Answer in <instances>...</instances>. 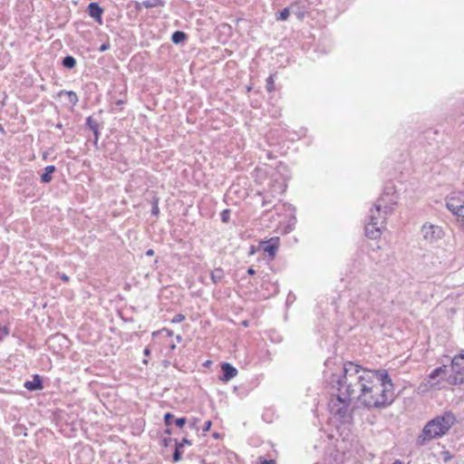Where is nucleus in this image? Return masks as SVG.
<instances>
[{"mask_svg": "<svg viewBox=\"0 0 464 464\" xmlns=\"http://www.w3.org/2000/svg\"><path fill=\"white\" fill-rule=\"evenodd\" d=\"M422 234L426 240L431 242L436 240L437 238H440L442 236L443 232L440 227L433 225H425L422 227Z\"/></svg>", "mask_w": 464, "mask_h": 464, "instance_id": "obj_8", "label": "nucleus"}, {"mask_svg": "<svg viewBox=\"0 0 464 464\" xmlns=\"http://www.w3.org/2000/svg\"><path fill=\"white\" fill-rule=\"evenodd\" d=\"M185 38H186V34L180 31L175 32L171 36V40L174 44H179V43L183 42L185 40Z\"/></svg>", "mask_w": 464, "mask_h": 464, "instance_id": "obj_16", "label": "nucleus"}, {"mask_svg": "<svg viewBox=\"0 0 464 464\" xmlns=\"http://www.w3.org/2000/svg\"><path fill=\"white\" fill-rule=\"evenodd\" d=\"M152 213H153V214H155V215L159 213V208H158V207H157V206H155V207L153 208Z\"/></svg>", "mask_w": 464, "mask_h": 464, "instance_id": "obj_35", "label": "nucleus"}, {"mask_svg": "<svg viewBox=\"0 0 464 464\" xmlns=\"http://www.w3.org/2000/svg\"><path fill=\"white\" fill-rule=\"evenodd\" d=\"M441 455H442L444 462H448L450 459H452V458H453L451 453L449 450L442 451Z\"/></svg>", "mask_w": 464, "mask_h": 464, "instance_id": "obj_24", "label": "nucleus"}, {"mask_svg": "<svg viewBox=\"0 0 464 464\" xmlns=\"http://www.w3.org/2000/svg\"><path fill=\"white\" fill-rule=\"evenodd\" d=\"M177 341L179 343L181 341V336L179 334L177 335Z\"/></svg>", "mask_w": 464, "mask_h": 464, "instance_id": "obj_38", "label": "nucleus"}, {"mask_svg": "<svg viewBox=\"0 0 464 464\" xmlns=\"http://www.w3.org/2000/svg\"><path fill=\"white\" fill-rule=\"evenodd\" d=\"M261 244L265 245L264 252L267 253L271 258H275L280 246V238L278 237H271L268 240L261 242Z\"/></svg>", "mask_w": 464, "mask_h": 464, "instance_id": "obj_9", "label": "nucleus"}, {"mask_svg": "<svg viewBox=\"0 0 464 464\" xmlns=\"http://www.w3.org/2000/svg\"><path fill=\"white\" fill-rule=\"evenodd\" d=\"M223 375L220 377L222 382H228L237 375V370L228 362L221 363Z\"/></svg>", "mask_w": 464, "mask_h": 464, "instance_id": "obj_10", "label": "nucleus"}, {"mask_svg": "<svg viewBox=\"0 0 464 464\" xmlns=\"http://www.w3.org/2000/svg\"><path fill=\"white\" fill-rule=\"evenodd\" d=\"M159 5H162L161 0H146V1H143L142 3H139V2L136 3L137 9H140L141 6L145 7V8H152V7H156Z\"/></svg>", "mask_w": 464, "mask_h": 464, "instance_id": "obj_13", "label": "nucleus"}, {"mask_svg": "<svg viewBox=\"0 0 464 464\" xmlns=\"http://www.w3.org/2000/svg\"><path fill=\"white\" fill-rule=\"evenodd\" d=\"M290 15V11L288 8H285L283 9L281 12H279L277 14H276V20L278 21H285L288 19Z\"/></svg>", "mask_w": 464, "mask_h": 464, "instance_id": "obj_18", "label": "nucleus"}, {"mask_svg": "<svg viewBox=\"0 0 464 464\" xmlns=\"http://www.w3.org/2000/svg\"><path fill=\"white\" fill-rule=\"evenodd\" d=\"M162 331L166 332L168 335H171V332L169 330L163 329Z\"/></svg>", "mask_w": 464, "mask_h": 464, "instance_id": "obj_36", "label": "nucleus"}, {"mask_svg": "<svg viewBox=\"0 0 464 464\" xmlns=\"http://www.w3.org/2000/svg\"><path fill=\"white\" fill-rule=\"evenodd\" d=\"M447 208L458 219L459 226L464 230V194L461 192L452 193L447 199Z\"/></svg>", "mask_w": 464, "mask_h": 464, "instance_id": "obj_6", "label": "nucleus"}, {"mask_svg": "<svg viewBox=\"0 0 464 464\" xmlns=\"http://www.w3.org/2000/svg\"><path fill=\"white\" fill-rule=\"evenodd\" d=\"M174 416L171 414V413H166L165 416H164V419H165V422L167 425H169L170 423V420L173 419Z\"/></svg>", "mask_w": 464, "mask_h": 464, "instance_id": "obj_28", "label": "nucleus"}, {"mask_svg": "<svg viewBox=\"0 0 464 464\" xmlns=\"http://www.w3.org/2000/svg\"><path fill=\"white\" fill-rule=\"evenodd\" d=\"M146 255L149 256H151L154 255V251L152 249H149V250H147Z\"/></svg>", "mask_w": 464, "mask_h": 464, "instance_id": "obj_33", "label": "nucleus"}, {"mask_svg": "<svg viewBox=\"0 0 464 464\" xmlns=\"http://www.w3.org/2000/svg\"><path fill=\"white\" fill-rule=\"evenodd\" d=\"M150 350H149V349H145V350H144V354H145V355H149V354H150Z\"/></svg>", "mask_w": 464, "mask_h": 464, "instance_id": "obj_37", "label": "nucleus"}, {"mask_svg": "<svg viewBox=\"0 0 464 464\" xmlns=\"http://www.w3.org/2000/svg\"><path fill=\"white\" fill-rule=\"evenodd\" d=\"M59 96L63 97L72 105H75L78 102V97L73 92L62 91L60 92Z\"/></svg>", "mask_w": 464, "mask_h": 464, "instance_id": "obj_12", "label": "nucleus"}, {"mask_svg": "<svg viewBox=\"0 0 464 464\" xmlns=\"http://www.w3.org/2000/svg\"><path fill=\"white\" fill-rule=\"evenodd\" d=\"M255 273H256V272H255L254 268L250 267V268H248V269H247V274H248V275L253 276V275H255Z\"/></svg>", "mask_w": 464, "mask_h": 464, "instance_id": "obj_32", "label": "nucleus"}, {"mask_svg": "<svg viewBox=\"0 0 464 464\" xmlns=\"http://www.w3.org/2000/svg\"><path fill=\"white\" fill-rule=\"evenodd\" d=\"M343 373L353 390L357 402L367 409L382 410L390 406L394 399V388L386 370H371L353 362L343 364Z\"/></svg>", "mask_w": 464, "mask_h": 464, "instance_id": "obj_1", "label": "nucleus"}, {"mask_svg": "<svg viewBox=\"0 0 464 464\" xmlns=\"http://www.w3.org/2000/svg\"><path fill=\"white\" fill-rule=\"evenodd\" d=\"M183 443H188V441L187 440H184Z\"/></svg>", "mask_w": 464, "mask_h": 464, "instance_id": "obj_41", "label": "nucleus"}, {"mask_svg": "<svg viewBox=\"0 0 464 464\" xmlns=\"http://www.w3.org/2000/svg\"><path fill=\"white\" fill-rule=\"evenodd\" d=\"M230 219V210L229 209H224L221 212V220L224 223H227Z\"/></svg>", "mask_w": 464, "mask_h": 464, "instance_id": "obj_20", "label": "nucleus"}, {"mask_svg": "<svg viewBox=\"0 0 464 464\" xmlns=\"http://www.w3.org/2000/svg\"><path fill=\"white\" fill-rule=\"evenodd\" d=\"M456 421L457 417L451 411L437 415L423 427L418 438L419 443L423 445L427 441L442 438L450 430Z\"/></svg>", "mask_w": 464, "mask_h": 464, "instance_id": "obj_2", "label": "nucleus"}, {"mask_svg": "<svg viewBox=\"0 0 464 464\" xmlns=\"http://www.w3.org/2000/svg\"><path fill=\"white\" fill-rule=\"evenodd\" d=\"M108 48H109V44H102V45L100 47V50H101L102 52H103V51H106Z\"/></svg>", "mask_w": 464, "mask_h": 464, "instance_id": "obj_30", "label": "nucleus"}, {"mask_svg": "<svg viewBox=\"0 0 464 464\" xmlns=\"http://www.w3.org/2000/svg\"><path fill=\"white\" fill-rule=\"evenodd\" d=\"M347 380L343 374L338 382V394L332 398L329 402L331 414L339 419L340 421H345L352 415V401L356 400L353 390L347 387Z\"/></svg>", "mask_w": 464, "mask_h": 464, "instance_id": "obj_3", "label": "nucleus"}, {"mask_svg": "<svg viewBox=\"0 0 464 464\" xmlns=\"http://www.w3.org/2000/svg\"><path fill=\"white\" fill-rule=\"evenodd\" d=\"M392 464H401V462L400 460H396Z\"/></svg>", "mask_w": 464, "mask_h": 464, "instance_id": "obj_39", "label": "nucleus"}, {"mask_svg": "<svg viewBox=\"0 0 464 464\" xmlns=\"http://www.w3.org/2000/svg\"><path fill=\"white\" fill-rule=\"evenodd\" d=\"M61 279L63 281H64V282H68L69 281V277L66 275H64V274L61 276Z\"/></svg>", "mask_w": 464, "mask_h": 464, "instance_id": "obj_34", "label": "nucleus"}, {"mask_svg": "<svg viewBox=\"0 0 464 464\" xmlns=\"http://www.w3.org/2000/svg\"><path fill=\"white\" fill-rule=\"evenodd\" d=\"M55 170V167L54 166H47L45 169H44V173L42 174L41 176V180L42 182L44 183H48L52 180V173H53Z\"/></svg>", "mask_w": 464, "mask_h": 464, "instance_id": "obj_14", "label": "nucleus"}, {"mask_svg": "<svg viewBox=\"0 0 464 464\" xmlns=\"http://www.w3.org/2000/svg\"><path fill=\"white\" fill-rule=\"evenodd\" d=\"M87 124L90 126V128L94 131L95 135H97L98 130H97V124L92 120L91 117L87 119Z\"/></svg>", "mask_w": 464, "mask_h": 464, "instance_id": "obj_22", "label": "nucleus"}, {"mask_svg": "<svg viewBox=\"0 0 464 464\" xmlns=\"http://www.w3.org/2000/svg\"><path fill=\"white\" fill-rule=\"evenodd\" d=\"M452 386L448 374L446 365L434 369L427 378L419 385L420 392H428L430 391H438Z\"/></svg>", "mask_w": 464, "mask_h": 464, "instance_id": "obj_4", "label": "nucleus"}, {"mask_svg": "<svg viewBox=\"0 0 464 464\" xmlns=\"http://www.w3.org/2000/svg\"><path fill=\"white\" fill-rule=\"evenodd\" d=\"M223 276V271L221 269H218L211 274L212 280L216 283L218 279H220Z\"/></svg>", "mask_w": 464, "mask_h": 464, "instance_id": "obj_21", "label": "nucleus"}, {"mask_svg": "<svg viewBox=\"0 0 464 464\" xmlns=\"http://www.w3.org/2000/svg\"><path fill=\"white\" fill-rule=\"evenodd\" d=\"M24 387L30 391H35L42 388L41 380L35 376L32 382H26Z\"/></svg>", "mask_w": 464, "mask_h": 464, "instance_id": "obj_15", "label": "nucleus"}, {"mask_svg": "<svg viewBox=\"0 0 464 464\" xmlns=\"http://www.w3.org/2000/svg\"><path fill=\"white\" fill-rule=\"evenodd\" d=\"M184 318H185V317H184V315H182V314H176V315L172 318L171 322H172V323H174V324H178V323L182 322V321L184 320Z\"/></svg>", "mask_w": 464, "mask_h": 464, "instance_id": "obj_26", "label": "nucleus"}, {"mask_svg": "<svg viewBox=\"0 0 464 464\" xmlns=\"http://www.w3.org/2000/svg\"><path fill=\"white\" fill-rule=\"evenodd\" d=\"M8 335V328L6 326H0V342Z\"/></svg>", "mask_w": 464, "mask_h": 464, "instance_id": "obj_23", "label": "nucleus"}, {"mask_svg": "<svg viewBox=\"0 0 464 464\" xmlns=\"http://www.w3.org/2000/svg\"><path fill=\"white\" fill-rule=\"evenodd\" d=\"M266 89L269 92L275 91V81L273 75H270L266 81Z\"/></svg>", "mask_w": 464, "mask_h": 464, "instance_id": "obj_19", "label": "nucleus"}, {"mask_svg": "<svg viewBox=\"0 0 464 464\" xmlns=\"http://www.w3.org/2000/svg\"><path fill=\"white\" fill-rule=\"evenodd\" d=\"M210 426H211V422L210 421L205 422V431L209 430Z\"/></svg>", "mask_w": 464, "mask_h": 464, "instance_id": "obj_31", "label": "nucleus"}, {"mask_svg": "<svg viewBox=\"0 0 464 464\" xmlns=\"http://www.w3.org/2000/svg\"><path fill=\"white\" fill-rule=\"evenodd\" d=\"M260 460H261V464H276L274 459L266 460V459H262V458H260Z\"/></svg>", "mask_w": 464, "mask_h": 464, "instance_id": "obj_29", "label": "nucleus"}, {"mask_svg": "<svg viewBox=\"0 0 464 464\" xmlns=\"http://www.w3.org/2000/svg\"><path fill=\"white\" fill-rule=\"evenodd\" d=\"M370 218L371 221L365 226V235L371 239H376L382 235V226L384 221L380 207L371 210Z\"/></svg>", "mask_w": 464, "mask_h": 464, "instance_id": "obj_5", "label": "nucleus"}, {"mask_svg": "<svg viewBox=\"0 0 464 464\" xmlns=\"http://www.w3.org/2000/svg\"><path fill=\"white\" fill-rule=\"evenodd\" d=\"M181 459V454H180V451H179V447H177L176 450H175V452L173 454V460L175 462L177 461H179Z\"/></svg>", "mask_w": 464, "mask_h": 464, "instance_id": "obj_25", "label": "nucleus"}, {"mask_svg": "<svg viewBox=\"0 0 464 464\" xmlns=\"http://www.w3.org/2000/svg\"><path fill=\"white\" fill-rule=\"evenodd\" d=\"M451 371L450 381L451 385L464 383V353H460L454 356L451 361Z\"/></svg>", "mask_w": 464, "mask_h": 464, "instance_id": "obj_7", "label": "nucleus"}, {"mask_svg": "<svg viewBox=\"0 0 464 464\" xmlns=\"http://www.w3.org/2000/svg\"><path fill=\"white\" fill-rule=\"evenodd\" d=\"M175 423H176V425H177L178 427H180V428H181V427H183V425L186 423V419H184V418L177 419V420H175Z\"/></svg>", "mask_w": 464, "mask_h": 464, "instance_id": "obj_27", "label": "nucleus"}, {"mask_svg": "<svg viewBox=\"0 0 464 464\" xmlns=\"http://www.w3.org/2000/svg\"><path fill=\"white\" fill-rule=\"evenodd\" d=\"M63 64L66 68H73L76 64V61L72 56H65L63 61Z\"/></svg>", "mask_w": 464, "mask_h": 464, "instance_id": "obj_17", "label": "nucleus"}, {"mask_svg": "<svg viewBox=\"0 0 464 464\" xmlns=\"http://www.w3.org/2000/svg\"><path fill=\"white\" fill-rule=\"evenodd\" d=\"M88 13L89 15L95 19L96 22L102 24V14L103 10L99 6L97 3H91L88 5Z\"/></svg>", "mask_w": 464, "mask_h": 464, "instance_id": "obj_11", "label": "nucleus"}, {"mask_svg": "<svg viewBox=\"0 0 464 464\" xmlns=\"http://www.w3.org/2000/svg\"><path fill=\"white\" fill-rule=\"evenodd\" d=\"M176 347L175 344H171V349H174Z\"/></svg>", "mask_w": 464, "mask_h": 464, "instance_id": "obj_40", "label": "nucleus"}]
</instances>
